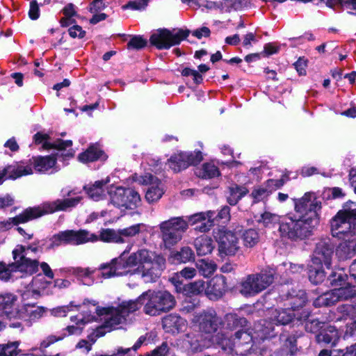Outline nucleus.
<instances>
[{
	"label": "nucleus",
	"instance_id": "f8f14e48",
	"mask_svg": "<svg viewBox=\"0 0 356 356\" xmlns=\"http://www.w3.org/2000/svg\"><path fill=\"white\" fill-rule=\"evenodd\" d=\"M334 244L331 238H322L316 243L312 259L314 264H324L330 268L332 264V257L334 253Z\"/></svg>",
	"mask_w": 356,
	"mask_h": 356
},
{
	"label": "nucleus",
	"instance_id": "f3484780",
	"mask_svg": "<svg viewBox=\"0 0 356 356\" xmlns=\"http://www.w3.org/2000/svg\"><path fill=\"white\" fill-rule=\"evenodd\" d=\"M38 218L35 207H29L25 209L21 213L6 220L0 222V228L4 230H9L13 226H18L19 224H24L33 220Z\"/></svg>",
	"mask_w": 356,
	"mask_h": 356
},
{
	"label": "nucleus",
	"instance_id": "39448f33",
	"mask_svg": "<svg viewBox=\"0 0 356 356\" xmlns=\"http://www.w3.org/2000/svg\"><path fill=\"white\" fill-rule=\"evenodd\" d=\"M190 34L188 29H179L177 33H173L170 30L163 28L156 30L149 37V43L157 49H169L170 47L178 45L181 41L186 40Z\"/></svg>",
	"mask_w": 356,
	"mask_h": 356
},
{
	"label": "nucleus",
	"instance_id": "4c0bfd02",
	"mask_svg": "<svg viewBox=\"0 0 356 356\" xmlns=\"http://www.w3.org/2000/svg\"><path fill=\"white\" fill-rule=\"evenodd\" d=\"M323 264H314L308 266V278L309 280L314 285L322 283L325 278V273L323 268Z\"/></svg>",
	"mask_w": 356,
	"mask_h": 356
},
{
	"label": "nucleus",
	"instance_id": "393cba45",
	"mask_svg": "<svg viewBox=\"0 0 356 356\" xmlns=\"http://www.w3.org/2000/svg\"><path fill=\"white\" fill-rule=\"evenodd\" d=\"M176 291L186 296H192L205 292V282L203 280H197L190 283H184L182 281L175 282Z\"/></svg>",
	"mask_w": 356,
	"mask_h": 356
},
{
	"label": "nucleus",
	"instance_id": "b1692460",
	"mask_svg": "<svg viewBox=\"0 0 356 356\" xmlns=\"http://www.w3.org/2000/svg\"><path fill=\"white\" fill-rule=\"evenodd\" d=\"M63 333L59 336L51 334L47 337L42 341H41L40 349L42 351H44L51 344H54L57 341H62L68 336L81 335L83 332V327H80L76 325H68L65 329H63Z\"/></svg>",
	"mask_w": 356,
	"mask_h": 356
},
{
	"label": "nucleus",
	"instance_id": "f257e3e1",
	"mask_svg": "<svg viewBox=\"0 0 356 356\" xmlns=\"http://www.w3.org/2000/svg\"><path fill=\"white\" fill-rule=\"evenodd\" d=\"M125 252L118 258L113 259L110 264L100 266L102 276L110 278L118 275L117 270L136 268L143 277H149L152 281L159 278L165 268V258L161 254H157L147 249H140L131 253L127 258Z\"/></svg>",
	"mask_w": 356,
	"mask_h": 356
},
{
	"label": "nucleus",
	"instance_id": "473e14b6",
	"mask_svg": "<svg viewBox=\"0 0 356 356\" xmlns=\"http://www.w3.org/2000/svg\"><path fill=\"white\" fill-rule=\"evenodd\" d=\"M276 271L271 268H266L260 273L254 274L261 291L268 288L273 283Z\"/></svg>",
	"mask_w": 356,
	"mask_h": 356
},
{
	"label": "nucleus",
	"instance_id": "a211bd4d",
	"mask_svg": "<svg viewBox=\"0 0 356 356\" xmlns=\"http://www.w3.org/2000/svg\"><path fill=\"white\" fill-rule=\"evenodd\" d=\"M162 326L165 332L178 334L186 328L187 321L179 314L172 313L162 318Z\"/></svg>",
	"mask_w": 356,
	"mask_h": 356
},
{
	"label": "nucleus",
	"instance_id": "8fccbe9b",
	"mask_svg": "<svg viewBox=\"0 0 356 356\" xmlns=\"http://www.w3.org/2000/svg\"><path fill=\"white\" fill-rule=\"evenodd\" d=\"M290 310V309L286 308L277 311V315L274 319V321H276L277 325H285L293 321L296 314L293 311L291 312Z\"/></svg>",
	"mask_w": 356,
	"mask_h": 356
},
{
	"label": "nucleus",
	"instance_id": "09e8293b",
	"mask_svg": "<svg viewBox=\"0 0 356 356\" xmlns=\"http://www.w3.org/2000/svg\"><path fill=\"white\" fill-rule=\"evenodd\" d=\"M348 276L344 272H332L327 277L331 286L334 289L346 285L348 283Z\"/></svg>",
	"mask_w": 356,
	"mask_h": 356
},
{
	"label": "nucleus",
	"instance_id": "bb28decb",
	"mask_svg": "<svg viewBox=\"0 0 356 356\" xmlns=\"http://www.w3.org/2000/svg\"><path fill=\"white\" fill-rule=\"evenodd\" d=\"M194 261V252L188 246L181 248L179 251H172L168 257L169 263L175 265L186 264Z\"/></svg>",
	"mask_w": 356,
	"mask_h": 356
},
{
	"label": "nucleus",
	"instance_id": "72a5a7b5",
	"mask_svg": "<svg viewBox=\"0 0 356 356\" xmlns=\"http://www.w3.org/2000/svg\"><path fill=\"white\" fill-rule=\"evenodd\" d=\"M194 246L199 256L210 254L214 248L213 240L211 237L206 235L197 237L194 241Z\"/></svg>",
	"mask_w": 356,
	"mask_h": 356
},
{
	"label": "nucleus",
	"instance_id": "a18cd8bd",
	"mask_svg": "<svg viewBox=\"0 0 356 356\" xmlns=\"http://www.w3.org/2000/svg\"><path fill=\"white\" fill-rule=\"evenodd\" d=\"M243 245L247 248H253L259 241V234L255 229H248L242 234Z\"/></svg>",
	"mask_w": 356,
	"mask_h": 356
},
{
	"label": "nucleus",
	"instance_id": "c756f323",
	"mask_svg": "<svg viewBox=\"0 0 356 356\" xmlns=\"http://www.w3.org/2000/svg\"><path fill=\"white\" fill-rule=\"evenodd\" d=\"M110 181L109 177L96 181L93 184L83 186V189L89 198L98 201L104 195V186Z\"/></svg>",
	"mask_w": 356,
	"mask_h": 356
},
{
	"label": "nucleus",
	"instance_id": "423d86ee",
	"mask_svg": "<svg viewBox=\"0 0 356 356\" xmlns=\"http://www.w3.org/2000/svg\"><path fill=\"white\" fill-rule=\"evenodd\" d=\"M113 188L112 186L108 191V194L111 202L115 207L135 209L138 207L141 199L139 193L134 188L118 186L113 190Z\"/></svg>",
	"mask_w": 356,
	"mask_h": 356
},
{
	"label": "nucleus",
	"instance_id": "aec40b11",
	"mask_svg": "<svg viewBox=\"0 0 356 356\" xmlns=\"http://www.w3.org/2000/svg\"><path fill=\"white\" fill-rule=\"evenodd\" d=\"M33 170L31 166H22L15 163L12 165H8L0 171V184L3 183L4 178L6 179L15 180L22 176L31 175Z\"/></svg>",
	"mask_w": 356,
	"mask_h": 356
},
{
	"label": "nucleus",
	"instance_id": "7c9ffc66",
	"mask_svg": "<svg viewBox=\"0 0 356 356\" xmlns=\"http://www.w3.org/2000/svg\"><path fill=\"white\" fill-rule=\"evenodd\" d=\"M240 293L245 297L254 296L261 292L254 274L248 275L240 284Z\"/></svg>",
	"mask_w": 356,
	"mask_h": 356
},
{
	"label": "nucleus",
	"instance_id": "6e6552de",
	"mask_svg": "<svg viewBox=\"0 0 356 356\" xmlns=\"http://www.w3.org/2000/svg\"><path fill=\"white\" fill-rule=\"evenodd\" d=\"M194 323L201 334L212 337L222 324V319L214 309L203 310L195 316Z\"/></svg>",
	"mask_w": 356,
	"mask_h": 356
},
{
	"label": "nucleus",
	"instance_id": "f03ea898",
	"mask_svg": "<svg viewBox=\"0 0 356 356\" xmlns=\"http://www.w3.org/2000/svg\"><path fill=\"white\" fill-rule=\"evenodd\" d=\"M312 222L311 218L302 219L296 214L283 216L278 228L280 238L296 243L309 239L318 225Z\"/></svg>",
	"mask_w": 356,
	"mask_h": 356
},
{
	"label": "nucleus",
	"instance_id": "0e129e2a",
	"mask_svg": "<svg viewBox=\"0 0 356 356\" xmlns=\"http://www.w3.org/2000/svg\"><path fill=\"white\" fill-rule=\"evenodd\" d=\"M126 321L120 314H118L114 311L111 313V316L104 321V327H108L110 330H115L116 327Z\"/></svg>",
	"mask_w": 356,
	"mask_h": 356
},
{
	"label": "nucleus",
	"instance_id": "13d9d810",
	"mask_svg": "<svg viewBox=\"0 0 356 356\" xmlns=\"http://www.w3.org/2000/svg\"><path fill=\"white\" fill-rule=\"evenodd\" d=\"M184 154V159L188 165V167L193 165L195 166L200 163L203 160L202 153L200 150H195L193 152H183Z\"/></svg>",
	"mask_w": 356,
	"mask_h": 356
},
{
	"label": "nucleus",
	"instance_id": "774afa93",
	"mask_svg": "<svg viewBox=\"0 0 356 356\" xmlns=\"http://www.w3.org/2000/svg\"><path fill=\"white\" fill-rule=\"evenodd\" d=\"M150 0H136L129 1L125 5L122 6L123 10L131 9L134 10H144L148 5Z\"/></svg>",
	"mask_w": 356,
	"mask_h": 356
},
{
	"label": "nucleus",
	"instance_id": "6ab92c4d",
	"mask_svg": "<svg viewBox=\"0 0 356 356\" xmlns=\"http://www.w3.org/2000/svg\"><path fill=\"white\" fill-rule=\"evenodd\" d=\"M286 305L291 311H298L303 308L308 302V296L305 290L291 289L286 295Z\"/></svg>",
	"mask_w": 356,
	"mask_h": 356
},
{
	"label": "nucleus",
	"instance_id": "f704fd0d",
	"mask_svg": "<svg viewBox=\"0 0 356 356\" xmlns=\"http://www.w3.org/2000/svg\"><path fill=\"white\" fill-rule=\"evenodd\" d=\"M248 193L249 190L245 186L234 184L229 187L227 202L229 205L234 206Z\"/></svg>",
	"mask_w": 356,
	"mask_h": 356
},
{
	"label": "nucleus",
	"instance_id": "9d476101",
	"mask_svg": "<svg viewBox=\"0 0 356 356\" xmlns=\"http://www.w3.org/2000/svg\"><path fill=\"white\" fill-rule=\"evenodd\" d=\"M0 314L9 321L24 317L23 308L18 302V296L11 292L0 293Z\"/></svg>",
	"mask_w": 356,
	"mask_h": 356
},
{
	"label": "nucleus",
	"instance_id": "412c9836",
	"mask_svg": "<svg viewBox=\"0 0 356 356\" xmlns=\"http://www.w3.org/2000/svg\"><path fill=\"white\" fill-rule=\"evenodd\" d=\"M107 159V154L97 143L90 145L84 152L78 155V160L83 163L94 162L98 160L105 161Z\"/></svg>",
	"mask_w": 356,
	"mask_h": 356
},
{
	"label": "nucleus",
	"instance_id": "c9c22d12",
	"mask_svg": "<svg viewBox=\"0 0 356 356\" xmlns=\"http://www.w3.org/2000/svg\"><path fill=\"white\" fill-rule=\"evenodd\" d=\"M195 175L203 179H209L220 176L219 168L211 163H204L200 168H197Z\"/></svg>",
	"mask_w": 356,
	"mask_h": 356
},
{
	"label": "nucleus",
	"instance_id": "9b49d317",
	"mask_svg": "<svg viewBox=\"0 0 356 356\" xmlns=\"http://www.w3.org/2000/svg\"><path fill=\"white\" fill-rule=\"evenodd\" d=\"M14 259L13 265H15L17 272H20L26 275H33L38 271L39 261L31 259L26 257V246L17 245L12 252Z\"/></svg>",
	"mask_w": 356,
	"mask_h": 356
},
{
	"label": "nucleus",
	"instance_id": "4468645a",
	"mask_svg": "<svg viewBox=\"0 0 356 356\" xmlns=\"http://www.w3.org/2000/svg\"><path fill=\"white\" fill-rule=\"evenodd\" d=\"M330 231L333 237L337 238L346 242L353 241V235L351 234L352 221L345 217L339 216L337 213L330 221Z\"/></svg>",
	"mask_w": 356,
	"mask_h": 356
},
{
	"label": "nucleus",
	"instance_id": "1a4fd4ad",
	"mask_svg": "<svg viewBox=\"0 0 356 356\" xmlns=\"http://www.w3.org/2000/svg\"><path fill=\"white\" fill-rule=\"evenodd\" d=\"M213 237L218 243L220 256L235 255L240 248L238 238L232 231L222 229L213 230Z\"/></svg>",
	"mask_w": 356,
	"mask_h": 356
},
{
	"label": "nucleus",
	"instance_id": "4be33fe9",
	"mask_svg": "<svg viewBox=\"0 0 356 356\" xmlns=\"http://www.w3.org/2000/svg\"><path fill=\"white\" fill-rule=\"evenodd\" d=\"M303 336L300 330L284 331L280 334L279 339L283 349L288 351L291 355H294L298 351L297 341Z\"/></svg>",
	"mask_w": 356,
	"mask_h": 356
},
{
	"label": "nucleus",
	"instance_id": "2f4dec72",
	"mask_svg": "<svg viewBox=\"0 0 356 356\" xmlns=\"http://www.w3.org/2000/svg\"><path fill=\"white\" fill-rule=\"evenodd\" d=\"M257 336L261 341L270 340L277 336L278 332L275 330V323L272 321H263L257 330Z\"/></svg>",
	"mask_w": 356,
	"mask_h": 356
},
{
	"label": "nucleus",
	"instance_id": "5701e85b",
	"mask_svg": "<svg viewBox=\"0 0 356 356\" xmlns=\"http://www.w3.org/2000/svg\"><path fill=\"white\" fill-rule=\"evenodd\" d=\"M316 341L321 346H334L339 339L337 329L332 325H326L315 336Z\"/></svg>",
	"mask_w": 356,
	"mask_h": 356
},
{
	"label": "nucleus",
	"instance_id": "864d4df0",
	"mask_svg": "<svg viewBox=\"0 0 356 356\" xmlns=\"http://www.w3.org/2000/svg\"><path fill=\"white\" fill-rule=\"evenodd\" d=\"M145 341L146 337L143 335L140 336L132 347L127 348L119 347L116 349L115 353L109 356H126L128 355L131 350L136 352Z\"/></svg>",
	"mask_w": 356,
	"mask_h": 356
},
{
	"label": "nucleus",
	"instance_id": "3c124183",
	"mask_svg": "<svg viewBox=\"0 0 356 356\" xmlns=\"http://www.w3.org/2000/svg\"><path fill=\"white\" fill-rule=\"evenodd\" d=\"M15 265L13 262L6 264L4 261H0V280L4 282L10 281L13 273H16Z\"/></svg>",
	"mask_w": 356,
	"mask_h": 356
},
{
	"label": "nucleus",
	"instance_id": "49530a36",
	"mask_svg": "<svg viewBox=\"0 0 356 356\" xmlns=\"http://www.w3.org/2000/svg\"><path fill=\"white\" fill-rule=\"evenodd\" d=\"M337 213L339 216L341 215L350 221L356 220V202L351 200L346 202Z\"/></svg>",
	"mask_w": 356,
	"mask_h": 356
},
{
	"label": "nucleus",
	"instance_id": "0eeeda50",
	"mask_svg": "<svg viewBox=\"0 0 356 356\" xmlns=\"http://www.w3.org/2000/svg\"><path fill=\"white\" fill-rule=\"evenodd\" d=\"M225 325L227 330L235 331L234 334L232 336L234 343H243L241 342L242 339L248 343L252 340L251 336L248 332V321L246 318L235 313H229L225 316Z\"/></svg>",
	"mask_w": 356,
	"mask_h": 356
},
{
	"label": "nucleus",
	"instance_id": "338daca9",
	"mask_svg": "<svg viewBox=\"0 0 356 356\" xmlns=\"http://www.w3.org/2000/svg\"><path fill=\"white\" fill-rule=\"evenodd\" d=\"M289 179V177L286 175H282V177L278 179H269L266 182V187L270 190V193H271L273 190L275 191L282 188Z\"/></svg>",
	"mask_w": 356,
	"mask_h": 356
},
{
	"label": "nucleus",
	"instance_id": "5fc2aeb1",
	"mask_svg": "<svg viewBox=\"0 0 356 356\" xmlns=\"http://www.w3.org/2000/svg\"><path fill=\"white\" fill-rule=\"evenodd\" d=\"M186 339L193 350H202L203 347L201 333L190 332L186 334Z\"/></svg>",
	"mask_w": 356,
	"mask_h": 356
},
{
	"label": "nucleus",
	"instance_id": "e433bc0d",
	"mask_svg": "<svg viewBox=\"0 0 356 356\" xmlns=\"http://www.w3.org/2000/svg\"><path fill=\"white\" fill-rule=\"evenodd\" d=\"M184 158L183 151H179L173 154L170 159H168L167 163L174 172L177 173L188 168Z\"/></svg>",
	"mask_w": 356,
	"mask_h": 356
},
{
	"label": "nucleus",
	"instance_id": "dca6fc26",
	"mask_svg": "<svg viewBox=\"0 0 356 356\" xmlns=\"http://www.w3.org/2000/svg\"><path fill=\"white\" fill-rule=\"evenodd\" d=\"M230 208L228 206L223 207L217 213L215 211L207 212V220L197 226L195 230L204 233L208 232L215 223L225 222L230 218Z\"/></svg>",
	"mask_w": 356,
	"mask_h": 356
},
{
	"label": "nucleus",
	"instance_id": "603ef678",
	"mask_svg": "<svg viewBox=\"0 0 356 356\" xmlns=\"http://www.w3.org/2000/svg\"><path fill=\"white\" fill-rule=\"evenodd\" d=\"M337 311L341 315V318L356 319V304H343L339 305L337 308Z\"/></svg>",
	"mask_w": 356,
	"mask_h": 356
},
{
	"label": "nucleus",
	"instance_id": "680f3d73",
	"mask_svg": "<svg viewBox=\"0 0 356 356\" xmlns=\"http://www.w3.org/2000/svg\"><path fill=\"white\" fill-rule=\"evenodd\" d=\"M163 194V189L159 186H150L146 191L145 199L149 203H152L158 201Z\"/></svg>",
	"mask_w": 356,
	"mask_h": 356
},
{
	"label": "nucleus",
	"instance_id": "6e6d98bb",
	"mask_svg": "<svg viewBox=\"0 0 356 356\" xmlns=\"http://www.w3.org/2000/svg\"><path fill=\"white\" fill-rule=\"evenodd\" d=\"M197 270L193 267H185L179 272H177L172 278V282L175 284V282L177 281H182L184 280L192 279L196 275Z\"/></svg>",
	"mask_w": 356,
	"mask_h": 356
},
{
	"label": "nucleus",
	"instance_id": "7ed1b4c3",
	"mask_svg": "<svg viewBox=\"0 0 356 356\" xmlns=\"http://www.w3.org/2000/svg\"><path fill=\"white\" fill-rule=\"evenodd\" d=\"M147 293L146 302L143 307L145 314L151 316H160L163 313H167L176 305L175 296L168 291H151Z\"/></svg>",
	"mask_w": 356,
	"mask_h": 356
},
{
	"label": "nucleus",
	"instance_id": "2eb2a0df",
	"mask_svg": "<svg viewBox=\"0 0 356 356\" xmlns=\"http://www.w3.org/2000/svg\"><path fill=\"white\" fill-rule=\"evenodd\" d=\"M227 289V277L217 275L207 283L205 294L210 300H217L223 296Z\"/></svg>",
	"mask_w": 356,
	"mask_h": 356
},
{
	"label": "nucleus",
	"instance_id": "20e7f679",
	"mask_svg": "<svg viewBox=\"0 0 356 356\" xmlns=\"http://www.w3.org/2000/svg\"><path fill=\"white\" fill-rule=\"evenodd\" d=\"M313 193L307 192L300 198L294 199V210L299 218L302 219L311 218L312 223L318 225L322 202L316 197L312 200Z\"/></svg>",
	"mask_w": 356,
	"mask_h": 356
},
{
	"label": "nucleus",
	"instance_id": "4d7b16f0",
	"mask_svg": "<svg viewBox=\"0 0 356 356\" xmlns=\"http://www.w3.org/2000/svg\"><path fill=\"white\" fill-rule=\"evenodd\" d=\"M168 232V229H166V231H161L165 247L166 248H171V247L176 245L181 239L182 236Z\"/></svg>",
	"mask_w": 356,
	"mask_h": 356
},
{
	"label": "nucleus",
	"instance_id": "c03bdc74",
	"mask_svg": "<svg viewBox=\"0 0 356 356\" xmlns=\"http://www.w3.org/2000/svg\"><path fill=\"white\" fill-rule=\"evenodd\" d=\"M338 301L348 300L356 297V286L350 283L339 288L334 289Z\"/></svg>",
	"mask_w": 356,
	"mask_h": 356
},
{
	"label": "nucleus",
	"instance_id": "052dcab7",
	"mask_svg": "<svg viewBox=\"0 0 356 356\" xmlns=\"http://www.w3.org/2000/svg\"><path fill=\"white\" fill-rule=\"evenodd\" d=\"M147 293L143 292L138 298L134 300L123 302L130 313L134 312L140 309L142 305L145 306L146 302Z\"/></svg>",
	"mask_w": 356,
	"mask_h": 356
},
{
	"label": "nucleus",
	"instance_id": "a878e982",
	"mask_svg": "<svg viewBox=\"0 0 356 356\" xmlns=\"http://www.w3.org/2000/svg\"><path fill=\"white\" fill-rule=\"evenodd\" d=\"M159 227L161 231H166V229H168V232L182 236V234L188 229V222L182 217H176L162 222Z\"/></svg>",
	"mask_w": 356,
	"mask_h": 356
},
{
	"label": "nucleus",
	"instance_id": "c85d7f7f",
	"mask_svg": "<svg viewBox=\"0 0 356 356\" xmlns=\"http://www.w3.org/2000/svg\"><path fill=\"white\" fill-rule=\"evenodd\" d=\"M33 165L34 169L40 172H45L54 168L57 162L56 154L47 156H33Z\"/></svg>",
	"mask_w": 356,
	"mask_h": 356
},
{
	"label": "nucleus",
	"instance_id": "a19ab883",
	"mask_svg": "<svg viewBox=\"0 0 356 356\" xmlns=\"http://www.w3.org/2000/svg\"><path fill=\"white\" fill-rule=\"evenodd\" d=\"M282 218V216L277 214L269 211H264L260 215L257 222L259 224H261L265 228H272L274 227L276 224H278L279 227L280 226Z\"/></svg>",
	"mask_w": 356,
	"mask_h": 356
},
{
	"label": "nucleus",
	"instance_id": "ddd939ff",
	"mask_svg": "<svg viewBox=\"0 0 356 356\" xmlns=\"http://www.w3.org/2000/svg\"><path fill=\"white\" fill-rule=\"evenodd\" d=\"M82 200L81 197L58 199L53 202L43 203L41 206L35 207L38 217L40 218L44 215L53 213L56 211H66L68 208L75 207Z\"/></svg>",
	"mask_w": 356,
	"mask_h": 356
},
{
	"label": "nucleus",
	"instance_id": "de8ad7c7",
	"mask_svg": "<svg viewBox=\"0 0 356 356\" xmlns=\"http://www.w3.org/2000/svg\"><path fill=\"white\" fill-rule=\"evenodd\" d=\"M99 240L106 243H122L125 242L124 239H120L118 230L115 231L112 229H103L99 234Z\"/></svg>",
	"mask_w": 356,
	"mask_h": 356
},
{
	"label": "nucleus",
	"instance_id": "69168bd1",
	"mask_svg": "<svg viewBox=\"0 0 356 356\" xmlns=\"http://www.w3.org/2000/svg\"><path fill=\"white\" fill-rule=\"evenodd\" d=\"M140 224H136L130 227L118 229V234L120 239H125V238L133 237L140 232Z\"/></svg>",
	"mask_w": 356,
	"mask_h": 356
},
{
	"label": "nucleus",
	"instance_id": "bf43d9fd",
	"mask_svg": "<svg viewBox=\"0 0 356 356\" xmlns=\"http://www.w3.org/2000/svg\"><path fill=\"white\" fill-rule=\"evenodd\" d=\"M147 45V40L140 35L131 36L127 46L128 49L140 50Z\"/></svg>",
	"mask_w": 356,
	"mask_h": 356
},
{
	"label": "nucleus",
	"instance_id": "cd10ccee",
	"mask_svg": "<svg viewBox=\"0 0 356 356\" xmlns=\"http://www.w3.org/2000/svg\"><path fill=\"white\" fill-rule=\"evenodd\" d=\"M310 315V311L304 309L297 317V319L305 321V328L307 332L317 334L326 325L318 318H309Z\"/></svg>",
	"mask_w": 356,
	"mask_h": 356
},
{
	"label": "nucleus",
	"instance_id": "58836bf2",
	"mask_svg": "<svg viewBox=\"0 0 356 356\" xmlns=\"http://www.w3.org/2000/svg\"><path fill=\"white\" fill-rule=\"evenodd\" d=\"M338 301L337 294L334 293V289L330 291L324 293L317 297L313 302V305L316 308L323 307H331L335 305Z\"/></svg>",
	"mask_w": 356,
	"mask_h": 356
},
{
	"label": "nucleus",
	"instance_id": "37998d69",
	"mask_svg": "<svg viewBox=\"0 0 356 356\" xmlns=\"http://www.w3.org/2000/svg\"><path fill=\"white\" fill-rule=\"evenodd\" d=\"M68 232L67 229L65 231H60L57 234H54L49 238V243L46 247V250H50L58 248L60 245H69Z\"/></svg>",
	"mask_w": 356,
	"mask_h": 356
},
{
	"label": "nucleus",
	"instance_id": "e2e57ef3",
	"mask_svg": "<svg viewBox=\"0 0 356 356\" xmlns=\"http://www.w3.org/2000/svg\"><path fill=\"white\" fill-rule=\"evenodd\" d=\"M19 341L8 342V343L1 344L2 356H17L20 351L18 347Z\"/></svg>",
	"mask_w": 356,
	"mask_h": 356
},
{
	"label": "nucleus",
	"instance_id": "79ce46f5",
	"mask_svg": "<svg viewBox=\"0 0 356 356\" xmlns=\"http://www.w3.org/2000/svg\"><path fill=\"white\" fill-rule=\"evenodd\" d=\"M69 245H79L88 243V232L86 229H67Z\"/></svg>",
	"mask_w": 356,
	"mask_h": 356
},
{
	"label": "nucleus",
	"instance_id": "ea45409f",
	"mask_svg": "<svg viewBox=\"0 0 356 356\" xmlns=\"http://www.w3.org/2000/svg\"><path fill=\"white\" fill-rule=\"evenodd\" d=\"M198 71L195 70H193L190 67H184L181 72V74L183 76H193V80L196 85H200L203 81V76L201 74L202 73H205L209 70V67L206 64H200L197 66Z\"/></svg>",
	"mask_w": 356,
	"mask_h": 356
}]
</instances>
